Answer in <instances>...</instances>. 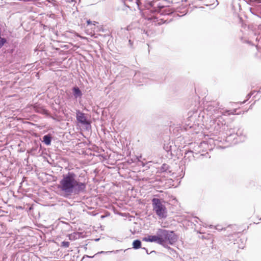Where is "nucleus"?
Listing matches in <instances>:
<instances>
[{
	"label": "nucleus",
	"mask_w": 261,
	"mask_h": 261,
	"mask_svg": "<svg viewBox=\"0 0 261 261\" xmlns=\"http://www.w3.org/2000/svg\"><path fill=\"white\" fill-rule=\"evenodd\" d=\"M246 42L248 44H250V45H253V44L251 42V41H249V40H247L246 41Z\"/></svg>",
	"instance_id": "nucleus-43"
},
{
	"label": "nucleus",
	"mask_w": 261,
	"mask_h": 261,
	"mask_svg": "<svg viewBox=\"0 0 261 261\" xmlns=\"http://www.w3.org/2000/svg\"><path fill=\"white\" fill-rule=\"evenodd\" d=\"M258 40H258V38L257 37V38H256V41H258Z\"/></svg>",
	"instance_id": "nucleus-48"
},
{
	"label": "nucleus",
	"mask_w": 261,
	"mask_h": 261,
	"mask_svg": "<svg viewBox=\"0 0 261 261\" xmlns=\"http://www.w3.org/2000/svg\"><path fill=\"white\" fill-rule=\"evenodd\" d=\"M194 154L195 157H192V158H194V159L197 158H198L197 155H199V153L198 152H194Z\"/></svg>",
	"instance_id": "nucleus-42"
},
{
	"label": "nucleus",
	"mask_w": 261,
	"mask_h": 261,
	"mask_svg": "<svg viewBox=\"0 0 261 261\" xmlns=\"http://www.w3.org/2000/svg\"><path fill=\"white\" fill-rule=\"evenodd\" d=\"M53 140V136L50 134L44 135L42 138V142L46 146L51 145Z\"/></svg>",
	"instance_id": "nucleus-12"
},
{
	"label": "nucleus",
	"mask_w": 261,
	"mask_h": 261,
	"mask_svg": "<svg viewBox=\"0 0 261 261\" xmlns=\"http://www.w3.org/2000/svg\"><path fill=\"white\" fill-rule=\"evenodd\" d=\"M250 11L251 12V13L252 14H253V15H256L257 16H258L255 13V11L252 10V9L251 8H250Z\"/></svg>",
	"instance_id": "nucleus-36"
},
{
	"label": "nucleus",
	"mask_w": 261,
	"mask_h": 261,
	"mask_svg": "<svg viewBox=\"0 0 261 261\" xmlns=\"http://www.w3.org/2000/svg\"><path fill=\"white\" fill-rule=\"evenodd\" d=\"M247 28H248V30L253 32L254 34V35L256 36V35H257V33L255 31L256 29V28H258V29L261 30V25H254L253 24H248L247 25Z\"/></svg>",
	"instance_id": "nucleus-19"
},
{
	"label": "nucleus",
	"mask_w": 261,
	"mask_h": 261,
	"mask_svg": "<svg viewBox=\"0 0 261 261\" xmlns=\"http://www.w3.org/2000/svg\"><path fill=\"white\" fill-rule=\"evenodd\" d=\"M203 0H194V1H192V3H196L197 1H202Z\"/></svg>",
	"instance_id": "nucleus-44"
},
{
	"label": "nucleus",
	"mask_w": 261,
	"mask_h": 261,
	"mask_svg": "<svg viewBox=\"0 0 261 261\" xmlns=\"http://www.w3.org/2000/svg\"><path fill=\"white\" fill-rule=\"evenodd\" d=\"M94 22L95 25H93V27H91L90 29L92 30L94 33L101 32L105 33L103 35L105 37L109 36V31L107 29H105L102 25H98V22L94 21Z\"/></svg>",
	"instance_id": "nucleus-11"
},
{
	"label": "nucleus",
	"mask_w": 261,
	"mask_h": 261,
	"mask_svg": "<svg viewBox=\"0 0 261 261\" xmlns=\"http://www.w3.org/2000/svg\"><path fill=\"white\" fill-rule=\"evenodd\" d=\"M196 115L195 116L190 115L188 116L187 120L185 121V124L183 127L185 130H187L188 129L194 128V121L196 120Z\"/></svg>",
	"instance_id": "nucleus-10"
},
{
	"label": "nucleus",
	"mask_w": 261,
	"mask_h": 261,
	"mask_svg": "<svg viewBox=\"0 0 261 261\" xmlns=\"http://www.w3.org/2000/svg\"><path fill=\"white\" fill-rule=\"evenodd\" d=\"M142 158V156L141 155H132L130 156L129 159L128 160V162L129 164L131 163H136L138 166H142V167H146V174H150L149 171L148 170L149 169V167L148 166H146V165L141 161V159Z\"/></svg>",
	"instance_id": "nucleus-9"
},
{
	"label": "nucleus",
	"mask_w": 261,
	"mask_h": 261,
	"mask_svg": "<svg viewBox=\"0 0 261 261\" xmlns=\"http://www.w3.org/2000/svg\"><path fill=\"white\" fill-rule=\"evenodd\" d=\"M119 251H120V250H117L116 251V252H119Z\"/></svg>",
	"instance_id": "nucleus-49"
},
{
	"label": "nucleus",
	"mask_w": 261,
	"mask_h": 261,
	"mask_svg": "<svg viewBox=\"0 0 261 261\" xmlns=\"http://www.w3.org/2000/svg\"><path fill=\"white\" fill-rule=\"evenodd\" d=\"M89 214H90V215H91V216H96V214L95 213V212H93H93H90V213H89Z\"/></svg>",
	"instance_id": "nucleus-40"
},
{
	"label": "nucleus",
	"mask_w": 261,
	"mask_h": 261,
	"mask_svg": "<svg viewBox=\"0 0 261 261\" xmlns=\"http://www.w3.org/2000/svg\"><path fill=\"white\" fill-rule=\"evenodd\" d=\"M64 247H68V246H67V245H65V246H63Z\"/></svg>",
	"instance_id": "nucleus-53"
},
{
	"label": "nucleus",
	"mask_w": 261,
	"mask_h": 261,
	"mask_svg": "<svg viewBox=\"0 0 261 261\" xmlns=\"http://www.w3.org/2000/svg\"><path fill=\"white\" fill-rule=\"evenodd\" d=\"M69 239L71 241L75 240L83 237V233L81 232L75 231L68 234Z\"/></svg>",
	"instance_id": "nucleus-14"
},
{
	"label": "nucleus",
	"mask_w": 261,
	"mask_h": 261,
	"mask_svg": "<svg viewBox=\"0 0 261 261\" xmlns=\"http://www.w3.org/2000/svg\"><path fill=\"white\" fill-rule=\"evenodd\" d=\"M192 157H195L194 152L193 151H186L185 153L184 159L185 161L188 160V162H190Z\"/></svg>",
	"instance_id": "nucleus-17"
},
{
	"label": "nucleus",
	"mask_w": 261,
	"mask_h": 261,
	"mask_svg": "<svg viewBox=\"0 0 261 261\" xmlns=\"http://www.w3.org/2000/svg\"><path fill=\"white\" fill-rule=\"evenodd\" d=\"M141 246H133V248L134 249H138L140 248Z\"/></svg>",
	"instance_id": "nucleus-39"
},
{
	"label": "nucleus",
	"mask_w": 261,
	"mask_h": 261,
	"mask_svg": "<svg viewBox=\"0 0 261 261\" xmlns=\"http://www.w3.org/2000/svg\"><path fill=\"white\" fill-rule=\"evenodd\" d=\"M87 26L89 27L90 29L91 27H93V25H95V23L94 21H91L90 19L87 20L86 21Z\"/></svg>",
	"instance_id": "nucleus-24"
},
{
	"label": "nucleus",
	"mask_w": 261,
	"mask_h": 261,
	"mask_svg": "<svg viewBox=\"0 0 261 261\" xmlns=\"http://www.w3.org/2000/svg\"><path fill=\"white\" fill-rule=\"evenodd\" d=\"M247 240L245 239H242L240 238H238L237 239H236L233 240V242H231L230 244H228V245H231V243H233L232 245H242V244H245L246 243Z\"/></svg>",
	"instance_id": "nucleus-16"
},
{
	"label": "nucleus",
	"mask_w": 261,
	"mask_h": 261,
	"mask_svg": "<svg viewBox=\"0 0 261 261\" xmlns=\"http://www.w3.org/2000/svg\"><path fill=\"white\" fill-rule=\"evenodd\" d=\"M256 9H257V10H259V11H261V4L257 5ZM258 17L261 18L260 16H258Z\"/></svg>",
	"instance_id": "nucleus-37"
},
{
	"label": "nucleus",
	"mask_w": 261,
	"mask_h": 261,
	"mask_svg": "<svg viewBox=\"0 0 261 261\" xmlns=\"http://www.w3.org/2000/svg\"><path fill=\"white\" fill-rule=\"evenodd\" d=\"M71 92L70 93L66 94L67 99L81 102L82 97L84 94V90L81 89L77 85H74L71 88Z\"/></svg>",
	"instance_id": "nucleus-7"
},
{
	"label": "nucleus",
	"mask_w": 261,
	"mask_h": 261,
	"mask_svg": "<svg viewBox=\"0 0 261 261\" xmlns=\"http://www.w3.org/2000/svg\"><path fill=\"white\" fill-rule=\"evenodd\" d=\"M84 245H88V243H86V244H85Z\"/></svg>",
	"instance_id": "nucleus-54"
},
{
	"label": "nucleus",
	"mask_w": 261,
	"mask_h": 261,
	"mask_svg": "<svg viewBox=\"0 0 261 261\" xmlns=\"http://www.w3.org/2000/svg\"><path fill=\"white\" fill-rule=\"evenodd\" d=\"M51 119L57 122H59L62 120L61 117L57 115H55V116L51 117Z\"/></svg>",
	"instance_id": "nucleus-27"
},
{
	"label": "nucleus",
	"mask_w": 261,
	"mask_h": 261,
	"mask_svg": "<svg viewBox=\"0 0 261 261\" xmlns=\"http://www.w3.org/2000/svg\"><path fill=\"white\" fill-rule=\"evenodd\" d=\"M153 211L160 220L165 219L168 216L166 206L167 202L162 198H153L151 200Z\"/></svg>",
	"instance_id": "nucleus-5"
},
{
	"label": "nucleus",
	"mask_w": 261,
	"mask_h": 261,
	"mask_svg": "<svg viewBox=\"0 0 261 261\" xmlns=\"http://www.w3.org/2000/svg\"><path fill=\"white\" fill-rule=\"evenodd\" d=\"M152 77H153L152 73L136 71L133 80L136 83H142L144 82L147 79Z\"/></svg>",
	"instance_id": "nucleus-8"
},
{
	"label": "nucleus",
	"mask_w": 261,
	"mask_h": 261,
	"mask_svg": "<svg viewBox=\"0 0 261 261\" xmlns=\"http://www.w3.org/2000/svg\"><path fill=\"white\" fill-rule=\"evenodd\" d=\"M138 32L141 34H145L147 36H149L153 34V32L151 30H148L145 28H139Z\"/></svg>",
	"instance_id": "nucleus-18"
},
{
	"label": "nucleus",
	"mask_w": 261,
	"mask_h": 261,
	"mask_svg": "<svg viewBox=\"0 0 261 261\" xmlns=\"http://www.w3.org/2000/svg\"><path fill=\"white\" fill-rule=\"evenodd\" d=\"M76 126L81 130L89 131L91 129V124L88 115L77 109L75 112Z\"/></svg>",
	"instance_id": "nucleus-6"
},
{
	"label": "nucleus",
	"mask_w": 261,
	"mask_h": 261,
	"mask_svg": "<svg viewBox=\"0 0 261 261\" xmlns=\"http://www.w3.org/2000/svg\"><path fill=\"white\" fill-rule=\"evenodd\" d=\"M60 245H70V243L68 241H64L61 243Z\"/></svg>",
	"instance_id": "nucleus-34"
},
{
	"label": "nucleus",
	"mask_w": 261,
	"mask_h": 261,
	"mask_svg": "<svg viewBox=\"0 0 261 261\" xmlns=\"http://www.w3.org/2000/svg\"><path fill=\"white\" fill-rule=\"evenodd\" d=\"M254 6H256L257 5L261 4V0H253Z\"/></svg>",
	"instance_id": "nucleus-30"
},
{
	"label": "nucleus",
	"mask_w": 261,
	"mask_h": 261,
	"mask_svg": "<svg viewBox=\"0 0 261 261\" xmlns=\"http://www.w3.org/2000/svg\"><path fill=\"white\" fill-rule=\"evenodd\" d=\"M123 7L128 8L130 11H133V10H135V8L134 6H132L128 3L127 0H124L122 1Z\"/></svg>",
	"instance_id": "nucleus-22"
},
{
	"label": "nucleus",
	"mask_w": 261,
	"mask_h": 261,
	"mask_svg": "<svg viewBox=\"0 0 261 261\" xmlns=\"http://www.w3.org/2000/svg\"><path fill=\"white\" fill-rule=\"evenodd\" d=\"M246 2L248 5L254 6L253 0H246Z\"/></svg>",
	"instance_id": "nucleus-31"
},
{
	"label": "nucleus",
	"mask_w": 261,
	"mask_h": 261,
	"mask_svg": "<svg viewBox=\"0 0 261 261\" xmlns=\"http://www.w3.org/2000/svg\"><path fill=\"white\" fill-rule=\"evenodd\" d=\"M87 184L81 181L77 175L72 171L63 174L58 186V194L66 198L79 195L86 191Z\"/></svg>",
	"instance_id": "nucleus-1"
},
{
	"label": "nucleus",
	"mask_w": 261,
	"mask_h": 261,
	"mask_svg": "<svg viewBox=\"0 0 261 261\" xmlns=\"http://www.w3.org/2000/svg\"><path fill=\"white\" fill-rule=\"evenodd\" d=\"M168 251L170 254H171L173 257H177L178 253L176 252V250L173 249H172L169 246H163Z\"/></svg>",
	"instance_id": "nucleus-20"
},
{
	"label": "nucleus",
	"mask_w": 261,
	"mask_h": 261,
	"mask_svg": "<svg viewBox=\"0 0 261 261\" xmlns=\"http://www.w3.org/2000/svg\"><path fill=\"white\" fill-rule=\"evenodd\" d=\"M148 15L145 19L151 23V25L159 26L164 23H168L171 21L172 19L168 20L165 19L163 16L167 14L161 9L164 8V6L158 1H152L148 2L146 5Z\"/></svg>",
	"instance_id": "nucleus-3"
},
{
	"label": "nucleus",
	"mask_w": 261,
	"mask_h": 261,
	"mask_svg": "<svg viewBox=\"0 0 261 261\" xmlns=\"http://www.w3.org/2000/svg\"><path fill=\"white\" fill-rule=\"evenodd\" d=\"M103 253V251L98 252H97V253H95V254H94L93 255H92V256H89V255H85V256H84V258L85 257H89V258H92V257H93L94 256V255H96V254H98V253Z\"/></svg>",
	"instance_id": "nucleus-32"
},
{
	"label": "nucleus",
	"mask_w": 261,
	"mask_h": 261,
	"mask_svg": "<svg viewBox=\"0 0 261 261\" xmlns=\"http://www.w3.org/2000/svg\"><path fill=\"white\" fill-rule=\"evenodd\" d=\"M179 238V234L174 230L158 228L155 234H146L142 238V241L159 245H174Z\"/></svg>",
	"instance_id": "nucleus-2"
},
{
	"label": "nucleus",
	"mask_w": 261,
	"mask_h": 261,
	"mask_svg": "<svg viewBox=\"0 0 261 261\" xmlns=\"http://www.w3.org/2000/svg\"><path fill=\"white\" fill-rule=\"evenodd\" d=\"M132 245H142V242L141 240L140 239H136L134 240L132 242Z\"/></svg>",
	"instance_id": "nucleus-26"
},
{
	"label": "nucleus",
	"mask_w": 261,
	"mask_h": 261,
	"mask_svg": "<svg viewBox=\"0 0 261 261\" xmlns=\"http://www.w3.org/2000/svg\"><path fill=\"white\" fill-rule=\"evenodd\" d=\"M228 237H232V238H233V236L232 235V236H228Z\"/></svg>",
	"instance_id": "nucleus-50"
},
{
	"label": "nucleus",
	"mask_w": 261,
	"mask_h": 261,
	"mask_svg": "<svg viewBox=\"0 0 261 261\" xmlns=\"http://www.w3.org/2000/svg\"><path fill=\"white\" fill-rule=\"evenodd\" d=\"M217 229H221V230H223V228H221V229H220V227H218V228H217ZM224 230H225V229H224Z\"/></svg>",
	"instance_id": "nucleus-46"
},
{
	"label": "nucleus",
	"mask_w": 261,
	"mask_h": 261,
	"mask_svg": "<svg viewBox=\"0 0 261 261\" xmlns=\"http://www.w3.org/2000/svg\"><path fill=\"white\" fill-rule=\"evenodd\" d=\"M123 10H125L126 9H125L124 8H122V9Z\"/></svg>",
	"instance_id": "nucleus-52"
},
{
	"label": "nucleus",
	"mask_w": 261,
	"mask_h": 261,
	"mask_svg": "<svg viewBox=\"0 0 261 261\" xmlns=\"http://www.w3.org/2000/svg\"><path fill=\"white\" fill-rule=\"evenodd\" d=\"M127 2L128 3L129 2L130 3L129 4L132 5V6H135V5L136 6L135 2V3L133 2V0H127Z\"/></svg>",
	"instance_id": "nucleus-33"
},
{
	"label": "nucleus",
	"mask_w": 261,
	"mask_h": 261,
	"mask_svg": "<svg viewBox=\"0 0 261 261\" xmlns=\"http://www.w3.org/2000/svg\"><path fill=\"white\" fill-rule=\"evenodd\" d=\"M146 252L147 254H149L147 250H146Z\"/></svg>",
	"instance_id": "nucleus-51"
},
{
	"label": "nucleus",
	"mask_w": 261,
	"mask_h": 261,
	"mask_svg": "<svg viewBox=\"0 0 261 261\" xmlns=\"http://www.w3.org/2000/svg\"><path fill=\"white\" fill-rule=\"evenodd\" d=\"M149 179H149V178H148V177H143V178H142V181H149V182H150V181H149Z\"/></svg>",
	"instance_id": "nucleus-35"
},
{
	"label": "nucleus",
	"mask_w": 261,
	"mask_h": 261,
	"mask_svg": "<svg viewBox=\"0 0 261 261\" xmlns=\"http://www.w3.org/2000/svg\"><path fill=\"white\" fill-rule=\"evenodd\" d=\"M140 1L141 0H136V2H135L136 6H137V8L138 9V10H141V3Z\"/></svg>",
	"instance_id": "nucleus-28"
},
{
	"label": "nucleus",
	"mask_w": 261,
	"mask_h": 261,
	"mask_svg": "<svg viewBox=\"0 0 261 261\" xmlns=\"http://www.w3.org/2000/svg\"><path fill=\"white\" fill-rule=\"evenodd\" d=\"M163 148L168 153H170L171 155H173V154L172 153V146L171 145H170L169 144H164Z\"/></svg>",
	"instance_id": "nucleus-21"
},
{
	"label": "nucleus",
	"mask_w": 261,
	"mask_h": 261,
	"mask_svg": "<svg viewBox=\"0 0 261 261\" xmlns=\"http://www.w3.org/2000/svg\"><path fill=\"white\" fill-rule=\"evenodd\" d=\"M231 132L232 133V136H231L230 137H233V136H241L242 134V133L241 132H240L239 129H238L237 130V133L236 134H234V129L231 128Z\"/></svg>",
	"instance_id": "nucleus-23"
},
{
	"label": "nucleus",
	"mask_w": 261,
	"mask_h": 261,
	"mask_svg": "<svg viewBox=\"0 0 261 261\" xmlns=\"http://www.w3.org/2000/svg\"><path fill=\"white\" fill-rule=\"evenodd\" d=\"M202 239H205L207 241L206 242H204V245H208V244H212L213 243L214 240L213 236L209 234L203 235L202 236Z\"/></svg>",
	"instance_id": "nucleus-15"
},
{
	"label": "nucleus",
	"mask_w": 261,
	"mask_h": 261,
	"mask_svg": "<svg viewBox=\"0 0 261 261\" xmlns=\"http://www.w3.org/2000/svg\"><path fill=\"white\" fill-rule=\"evenodd\" d=\"M210 122V129H211L210 132H212V135L217 136L222 133L225 138V139H222V138L218 137L217 139H213L215 145H218L219 142H222L223 141H227L226 139L228 138H230V136H232L231 128L229 129L222 117H217L211 120Z\"/></svg>",
	"instance_id": "nucleus-4"
},
{
	"label": "nucleus",
	"mask_w": 261,
	"mask_h": 261,
	"mask_svg": "<svg viewBox=\"0 0 261 261\" xmlns=\"http://www.w3.org/2000/svg\"><path fill=\"white\" fill-rule=\"evenodd\" d=\"M132 238L129 237H126L125 238L123 241H121V242L124 243H128L130 244L131 243Z\"/></svg>",
	"instance_id": "nucleus-25"
},
{
	"label": "nucleus",
	"mask_w": 261,
	"mask_h": 261,
	"mask_svg": "<svg viewBox=\"0 0 261 261\" xmlns=\"http://www.w3.org/2000/svg\"><path fill=\"white\" fill-rule=\"evenodd\" d=\"M23 243H20L17 244V245H23Z\"/></svg>",
	"instance_id": "nucleus-47"
},
{
	"label": "nucleus",
	"mask_w": 261,
	"mask_h": 261,
	"mask_svg": "<svg viewBox=\"0 0 261 261\" xmlns=\"http://www.w3.org/2000/svg\"><path fill=\"white\" fill-rule=\"evenodd\" d=\"M170 166L165 163L163 164L158 169L157 172L160 173H171Z\"/></svg>",
	"instance_id": "nucleus-13"
},
{
	"label": "nucleus",
	"mask_w": 261,
	"mask_h": 261,
	"mask_svg": "<svg viewBox=\"0 0 261 261\" xmlns=\"http://www.w3.org/2000/svg\"><path fill=\"white\" fill-rule=\"evenodd\" d=\"M108 215H101V216H100V218L101 219H103L105 218H106V217H107L108 215H110V213L109 212H108Z\"/></svg>",
	"instance_id": "nucleus-38"
},
{
	"label": "nucleus",
	"mask_w": 261,
	"mask_h": 261,
	"mask_svg": "<svg viewBox=\"0 0 261 261\" xmlns=\"http://www.w3.org/2000/svg\"><path fill=\"white\" fill-rule=\"evenodd\" d=\"M217 229H221V230H223V228H221V229H220V227H218V228H217ZM224 230H225V229H224Z\"/></svg>",
	"instance_id": "nucleus-45"
},
{
	"label": "nucleus",
	"mask_w": 261,
	"mask_h": 261,
	"mask_svg": "<svg viewBox=\"0 0 261 261\" xmlns=\"http://www.w3.org/2000/svg\"><path fill=\"white\" fill-rule=\"evenodd\" d=\"M252 95H253V93H252L251 92L248 93L246 97V100H244L243 101V103H245L247 100H248L251 98V97L252 96Z\"/></svg>",
	"instance_id": "nucleus-29"
},
{
	"label": "nucleus",
	"mask_w": 261,
	"mask_h": 261,
	"mask_svg": "<svg viewBox=\"0 0 261 261\" xmlns=\"http://www.w3.org/2000/svg\"><path fill=\"white\" fill-rule=\"evenodd\" d=\"M128 43H129V46L130 47H132L133 45V42L130 39H129L128 41Z\"/></svg>",
	"instance_id": "nucleus-41"
}]
</instances>
